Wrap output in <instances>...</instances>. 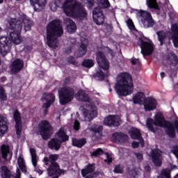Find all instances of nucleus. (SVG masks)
Wrapping results in <instances>:
<instances>
[{"mask_svg":"<svg viewBox=\"0 0 178 178\" xmlns=\"http://www.w3.org/2000/svg\"><path fill=\"white\" fill-rule=\"evenodd\" d=\"M8 23V29L12 31L10 32V40L5 36L0 38V54L2 56H6L10 52L12 42L15 45H19L23 42V39L20 36L23 24L25 31H30L31 27L34 26V22L26 15H22L19 18H9Z\"/></svg>","mask_w":178,"mask_h":178,"instance_id":"1","label":"nucleus"},{"mask_svg":"<svg viewBox=\"0 0 178 178\" xmlns=\"http://www.w3.org/2000/svg\"><path fill=\"white\" fill-rule=\"evenodd\" d=\"M49 8L52 12H56L59 8L63 9L67 16L74 19H87V10L76 0H65L63 3L60 0H54L50 3Z\"/></svg>","mask_w":178,"mask_h":178,"instance_id":"2","label":"nucleus"},{"mask_svg":"<svg viewBox=\"0 0 178 178\" xmlns=\"http://www.w3.org/2000/svg\"><path fill=\"white\" fill-rule=\"evenodd\" d=\"M146 127L152 133H156L158 127L165 129V133L171 138L176 137V131L178 133V120L176 119L173 122H170L165 119L162 113H156L154 119L148 118L146 121Z\"/></svg>","mask_w":178,"mask_h":178,"instance_id":"3","label":"nucleus"},{"mask_svg":"<svg viewBox=\"0 0 178 178\" xmlns=\"http://www.w3.org/2000/svg\"><path fill=\"white\" fill-rule=\"evenodd\" d=\"M47 44L50 48L56 49L58 48V37H61L63 34V28L62 22L59 19H54L50 22L46 28Z\"/></svg>","mask_w":178,"mask_h":178,"instance_id":"4","label":"nucleus"},{"mask_svg":"<svg viewBox=\"0 0 178 178\" xmlns=\"http://www.w3.org/2000/svg\"><path fill=\"white\" fill-rule=\"evenodd\" d=\"M118 82L115 86V90L120 97H127L133 94L134 88L133 86V78L127 72H122L118 76Z\"/></svg>","mask_w":178,"mask_h":178,"instance_id":"5","label":"nucleus"},{"mask_svg":"<svg viewBox=\"0 0 178 178\" xmlns=\"http://www.w3.org/2000/svg\"><path fill=\"white\" fill-rule=\"evenodd\" d=\"M76 98L78 101L81 102H88L90 110L84 108L83 110V115L85 118L86 122H91L92 119L97 118L98 112L97 111V106L91 104V99L88 97V95L86 93V91L81 90H79L78 93L76 95Z\"/></svg>","mask_w":178,"mask_h":178,"instance_id":"6","label":"nucleus"},{"mask_svg":"<svg viewBox=\"0 0 178 178\" xmlns=\"http://www.w3.org/2000/svg\"><path fill=\"white\" fill-rule=\"evenodd\" d=\"M171 37L168 36V34H172ZM158 40L160 42V45L162 46L163 44L168 43V45H170V40H172L174 46L175 48H178V24H172L171 25V32H165L163 31H160L156 32Z\"/></svg>","mask_w":178,"mask_h":178,"instance_id":"7","label":"nucleus"},{"mask_svg":"<svg viewBox=\"0 0 178 178\" xmlns=\"http://www.w3.org/2000/svg\"><path fill=\"white\" fill-rule=\"evenodd\" d=\"M58 158L59 155L58 154H50L49 157L44 158V165H47L50 163L47 168V173L52 178H59L60 175H65L66 173V170H61L58 163H56Z\"/></svg>","mask_w":178,"mask_h":178,"instance_id":"8","label":"nucleus"},{"mask_svg":"<svg viewBox=\"0 0 178 178\" xmlns=\"http://www.w3.org/2000/svg\"><path fill=\"white\" fill-rule=\"evenodd\" d=\"M96 56V60L99 68L102 69L104 71H102V70H97L93 76L96 80L102 81L105 77H108V76H109V61L106 60L105 55H104L101 51L97 52Z\"/></svg>","mask_w":178,"mask_h":178,"instance_id":"9","label":"nucleus"},{"mask_svg":"<svg viewBox=\"0 0 178 178\" xmlns=\"http://www.w3.org/2000/svg\"><path fill=\"white\" fill-rule=\"evenodd\" d=\"M133 102L140 105L143 104L144 109L146 112L156 109V99L152 97L147 98L145 94L143 92H138L133 97Z\"/></svg>","mask_w":178,"mask_h":178,"instance_id":"10","label":"nucleus"},{"mask_svg":"<svg viewBox=\"0 0 178 178\" xmlns=\"http://www.w3.org/2000/svg\"><path fill=\"white\" fill-rule=\"evenodd\" d=\"M56 137L58 139L53 138L48 143V147L50 149L58 151L60 148L62 143L69 140V136L66 134V131L63 127L60 128L56 133Z\"/></svg>","mask_w":178,"mask_h":178,"instance_id":"11","label":"nucleus"},{"mask_svg":"<svg viewBox=\"0 0 178 178\" xmlns=\"http://www.w3.org/2000/svg\"><path fill=\"white\" fill-rule=\"evenodd\" d=\"M60 105H66L73 101L74 98V90L70 87H63L58 90Z\"/></svg>","mask_w":178,"mask_h":178,"instance_id":"12","label":"nucleus"},{"mask_svg":"<svg viewBox=\"0 0 178 178\" xmlns=\"http://www.w3.org/2000/svg\"><path fill=\"white\" fill-rule=\"evenodd\" d=\"M137 17L143 24L145 29H149V27H152L155 24L152 15L149 11L140 10L137 13Z\"/></svg>","mask_w":178,"mask_h":178,"instance_id":"13","label":"nucleus"},{"mask_svg":"<svg viewBox=\"0 0 178 178\" xmlns=\"http://www.w3.org/2000/svg\"><path fill=\"white\" fill-rule=\"evenodd\" d=\"M39 134L42 136L43 140H48L52 134V127L47 120H42L39 124Z\"/></svg>","mask_w":178,"mask_h":178,"instance_id":"14","label":"nucleus"},{"mask_svg":"<svg viewBox=\"0 0 178 178\" xmlns=\"http://www.w3.org/2000/svg\"><path fill=\"white\" fill-rule=\"evenodd\" d=\"M12 159V152H10V148L9 146L3 145L1 147L0 152V163L1 165H5L8 161Z\"/></svg>","mask_w":178,"mask_h":178,"instance_id":"15","label":"nucleus"},{"mask_svg":"<svg viewBox=\"0 0 178 178\" xmlns=\"http://www.w3.org/2000/svg\"><path fill=\"white\" fill-rule=\"evenodd\" d=\"M155 166H162V151L159 149H152L149 155Z\"/></svg>","mask_w":178,"mask_h":178,"instance_id":"16","label":"nucleus"},{"mask_svg":"<svg viewBox=\"0 0 178 178\" xmlns=\"http://www.w3.org/2000/svg\"><path fill=\"white\" fill-rule=\"evenodd\" d=\"M92 17L93 22L96 23L98 26H101V24H104L105 22V15L102 13V9L99 7H97L92 11Z\"/></svg>","mask_w":178,"mask_h":178,"instance_id":"17","label":"nucleus"},{"mask_svg":"<svg viewBox=\"0 0 178 178\" xmlns=\"http://www.w3.org/2000/svg\"><path fill=\"white\" fill-rule=\"evenodd\" d=\"M44 99L47 102L43 104L42 107L45 108L44 115H47V113H48V108H49L51 105L55 102V95L53 93H44L41 100L44 101Z\"/></svg>","mask_w":178,"mask_h":178,"instance_id":"18","label":"nucleus"},{"mask_svg":"<svg viewBox=\"0 0 178 178\" xmlns=\"http://www.w3.org/2000/svg\"><path fill=\"white\" fill-rule=\"evenodd\" d=\"M104 124L109 127L120 126V118L118 115H108L104 120Z\"/></svg>","mask_w":178,"mask_h":178,"instance_id":"19","label":"nucleus"},{"mask_svg":"<svg viewBox=\"0 0 178 178\" xmlns=\"http://www.w3.org/2000/svg\"><path fill=\"white\" fill-rule=\"evenodd\" d=\"M140 47L143 55H151L154 52V44H152V42L141 40Z\"/></svg>","mask_w":178,"mask_h":178,"instance_id":"20","label":"nucleus"},{"mask_svg":"<svg viewBox=\"0 0 178 178\" xmlns=\"http://www.w3.org/2000/svg\"><path fill=\"white\" fill-rule=\"evenodd\" d=\"M81 46L79 50L74 54L76 58L84 56L87 52V46L88 45V40L87 38H81Z\"/></svg>","mask_w":178,"mask_h":178,"instance_id":"21","label":"nucleus"},{"mask_svg":"<svg viewBox=\"0 0 178 178\" xmlns=\"http://www.w3.org/2000/svg\"><path fill=\"white\" fill-rule=\"evenodd\" d=\"M24 67V62L19 58L15 59L10 65V69L14 74L19 73Z\"/></svg>","mask_w":178,"mask_h":178,"instance_id":"22","label":"nucleus"},{"mask_svg":"<svg viewBox=\"0 0 178 178\" xmlns=\"http://www.w3.org/2000/svg\"><path fill=\"white\" fill-rule=\"evenodd\" d=\"M14 120L16 122L15 130L17 138H20V135L22 134V117H20V113L18 111L14 112Z\"/></svg>","mask_w":178,"mask_h":178,"instance_id":"23","label":"nucleus"},{"mask_svg":"<svg viewBox=\"0 0 178 178\" xmlns=\"http://www.w3.org/2000/svg\"><path fill=\"white\" fill-rule=\"evenodd\" d=\"M64 23L66 26V31L67 33L70 34H74L77 30V26L76 25V23L70 18H65L64 19Z\"/></svg>","mask_w":178,"mask_h":178,"instance_id":"24","label":"nucleus"},{"mask_svg":"<svg viewBox=\"0 0 178 178\" xmlns=\"http://www.w3.org/2000/svg\"><path fill=\"white\" fill-rule=\"evenodd\" d=\"M31 2V6L36 12H40L45 8L47 5V0H29Z\"/></svg>","mask_w":178,"mask_h":178,"instance_id":"25","label":"nucleus"},{"mask_svg":"<svg viewBox=\"0 0 178 178\" xmlns=\"http://www.w3.org/2000/svg\"><path fill=\"white\" fill-rule=\"evenodd\" d=\"M129 135L133 140H139L140 146L144 147V139L141 137V132H140V130L136 128H132L129 131Z\"/></svg>","mask_w":178,"mask_h":178,"instance_id":"26","label":"nucleus"},{"mask_svg":"<svg viewBox=\"0 0 178 178\" xmlns=\"http://www.w3.org/2000/svg\"><path fill=\"white\" fill-rule=\"evenodd\" d=\"M129 136L122 132H115L112 135L111 140L113 143H122V141H124L127 140Z\"/></svg>","mask_w":178,"mask_h":178,"instance_id":"27","label":"nucleus"},{"mask_svg":"<svg viewBox=\"0 0 178 178\" xmlns=\"http://www.w3.org/2000/svg\"><path fill=\"white\" fill-rule=\"evenodd\" d=\"M8 131V120L6 117L0 115V132L1 134H5Z\"/></svg>","mask_w":178,"mask_h":178,"instance_id":"28","label":"nucleus"},{"mask_svg":"<svg viewBox=\"0 0 178 178\" xmlns=\"http://www.w3.org/2000/svg\"><path fill=\"white\" fill-rule=\"evenodd\" d=\"M0 176L1 178H11L13 177V175L6 165H3L1 167Z\"/></svg>","mask_w":178,"mask_h":178,"instance_id":"29","label":"nucleus"},{"mask_svg":"<svg viewBox=\"0 0 178 178\" xmlns=\"http://www.w3.org/2000/svg\"><path fill=\"white\" fill-rule=\"evenodd\" d=\"M95 170V167L94 166V164H88V165H86L83 169L81 170V175L83 177H86L87 175L92 173V172H94Z\"/></svg>","mask_w":178,"mask_h":178,"instance_id":"30","label":"nucleus"},{"mask_svg":"<svg viewBox=\"0 0 178 178\" xmlns=\"http://www.w3.org/2000/svg\"><path fill=\"white\" fill-rule=\"evenodd\" d=\"M87 143V140L86 138H73L72 139V145L74 147H77V148H81V147H83V145H86Z\"/></svg>","mask_w":178,"mask_h":178,"instance_id":"31","label":"nucleus"},{"mask_svg":"<svg viewBox=\"0 0 178 178\" xmlns=\"http://www.w3.org/2000/svg\"><path fill=\"white\" fill-rule=\"evenodd\" d=\"M30 154L31 155V161L34 168L37 167V162H38V156H37V151L35 149L31 147L30 148Z\"/></svg>","mask_w":178,"mask_h":178,"instance_id":"32","label":"nucleus"},{"mask_svg":"<svg viewBox=\"0 0 178 178\" xmlns=\"http://www.w3.org/2000/svg\"><path fill=\"white\" fill-rule=\"evenodd\" d=\"M168 62L170 63L172 66L177 67L178 66V58L174 53L170 54V58L168 59Z\"/></svg>","mask_w":178,"mask_h":178,"instance_id":"33","label":"nucleus"},{"mask_svg":"<svg viewBox=\"0 0 178 178\" xmlns=\"http://www.w3.org/2000/svg\"><path fill=\"white\" fill-rule=\"evenodd\" d=\"M88 129V130H90V131H92L93 133H101V131H102L103 127L101 125L93 124L89 125Z\"/></svg>","mask_w":178,"mask_h":178,"instance_id":"34","label":"nucleus"},{"mask_svg":"<svg viewBox=\"0 0 178 178\" xmlns=\"http://www.w3.org/2000/svg\"><path fill=\"white\" fill-rule=\"evenodd\" d=\"M146 4L149 9H159V6H158L156 0H146Z\"/></svg>","mask_w":178,"mask_h":178,"instance_id":"35","label":"nucleus"},{"mask_svg":"<svg viewBox=\"0 0 178 178\" xmlns=\"http://www.w3.org/2000/svg\"><path fill=\"white\" fill-rule=\"evenodd\" d=\"M8 99V96L6 95V92L2 86H0V101L1 102H5Z\"/></svg>","mask_w":178,"mask_h":178,"instance_id":"36","label":"nucleus"},{"mask_svg":"<svg viewBox=\"0 0 178 178\" xmlns=\"http://www.w3.org/2000/svg\"><path fill=\"white\" fill-rule=\"evenodd\" d=\"M98 2L102 8L104 9H108V8L111 7V3H109L108 0H98Z\"/></svg>","mask_w":178,"mask_h":178,"instance_id":"37","label":"nucleus"},{"mask_svg":"<svg viewBox=\"0 0 178 178\" xmlns=\"http://www.w3.org/2000/svg\"><path fill=\"white\" fill-rule=\"evenodd\" d=\"M161 178H170V170L168 169H163L161 173Z\"/></svg>","mask_w":178,"mask_h":178,"instance_id":"38","label":"nucleus"},{"mask_svg":"<svg viewBox=\"0 0 178 178\" xmlns=\"http://www.w3.org/2000/svg\"><path fill=\"white\" fill-rule=\"evenodd\" d=\"M82 66L88 68L92 67V66H94V61H92V60H85L82 63Z\"/></svg>","mask_w":178,"mask_h":178,"instance_id":"39","label":"nucleus"},{"mask_svg":"<svg viewBox=\"0 0 178 178\" xmlns=\"http://www.w3.org/2000/svg\"><path fill=\"white\" fill-rule=\"evenodd\" d=\"M104 154V150L101 148H98L94 152L90 153L91 156H99V155H102Z\"/></svg>","mask_w":178,"mask_h":178,"instance_id":"40","label":"nucleus"},{"mask_svg":"<svg viewBox=\"0 0 178 178\" xmlns=\"http://www.w3.org/2000/svg\"><path fill=\"white\" fill-rule=\"evenodd\" d=\"M126 23L129 29V30H136V26H134V23L133 22V20L129 18Z\"/></svg>","mask_w":178,"mask_h":178,"instance_id":"41","label":"nucleus"},{"mask_svg":"<svg viewBox=\"0 0 178 178\" xmlns=\"http://www.w3.org/2000/svg\"><path fill=\"white\" fill-rule=\"evenodd\" d=\"M124 169V168L122 165L118 164V165H115L113 172L115 173H122L123 172Z\"/></svg>","mask_w":178,"mask_h":178,"instance_id":"42","label":"nucleus"},{"mask_svg":"<svg viewBox=\"0 0 178 178\" xmlns=\"http://www.w3.org/2000/svg\"><path fill=\"white\" fill-rule=\"evenodd\" d=\"M106 155L107 159L104 160V162H107L108 164L112 163V156L108 153H106Z\"/></svg>","mask_w":178,"mask_h":178,"instance_id":"43","label":"nucleus"},{"mask_svg":"<svg viewBox=\"0 0 178 178\" xmlns=\"http://www.w3.org/2000/svg\"><path fill=\"white\" fill-rule=\"evenodd\" d=\"M80 129V122H79V121L75 120L74 122V130H79Z\"/></svg>","mask_w":178,"mask_h":178,"instance_id":"44","label":"nucleus"},{"mask_svg":"<svg viewBox=\"0 0 178 178\" xmlns=\"http://www.w3.org/2000/svg\"><path fill=\"white\" fill-rule=\"evenodd\" d=\"M88 2V9H91L94 6V0H86Z\"/></svg>","mask_w":178,"mask_h":178,"instance_id":"45","label":"nucleus"},{"mask_svg":"<svg viewBox=\"0 0 178 178\" xmlns=\"http://www.w3.org/2000/svg\"><path fill=\"white\" fill-rule=\"evenodd\" d=\"M19 166L22 172H23L24 173H26V172H27V168H26V164H23Z\"/></svg>","mask_w":178,"mask_h":178,"instance_id":"46","label":"nucleus"},{"mask_svg":"<svg viewBox=\"0 0 178 178\" xmlns=\"http://www.w3.org/2000/svg\"><path fill=\"white\" fill-rule=\"evenodd\" d=\"M135 156H136L138 161H143V154L141 153H135Z\"/></svg>","mask_w":178,"mask_h":178,"instance_id":"47","label":"nucleus"},{"mask_svg":"<svg viewBox=\"0 0 178 178\" xmlns=\"http://www.w3.org/2000/svg\"><path fill=\"white\" fill-rule=\"evenodd\" d=\"M21 174H20V169L17 168L16 170V174L14 176V178H20Z\"/></svg>","mask_w":178,"mask_h":178,"instance_id":"48","label":"nucleus"},{"mask_svg":"<svg viewBox=\"0 0 178 178\" xmlns=\"http://www.w3.org/2000/svg\"><path fill=\"white\" fill-rule=\"evenodd\" d=\"M68 62L71 63L72 65H76V60H74V58L70 57L68 59Z\"/></svg>","mask_w":178,"mask_h":178,"instance_id":"49","label":"nucleus"},{"mask_svg":"<svg viewBox=\"0 0 178 178\" xmlns=\"http://www.w3.org/2000/svg\"><path fill=\"white\" fill-rule=\"evenodd\" d=\"M139 144L141 145V143H140V142L139 143H137L136 141H134L133 143H132V147H133V148H138V145H139Z\"/></svg>","mask_w":178,"mask_h":178,"instance_id":"50","label":"nucleus"},{"mask_svg":"<svg viewBox=\"0 0 178 178\" xmlns=\"http://www.w3.org/2000/svg\"><path fill=\"white\" fill-rule=\"evenodd\" d=\"M131 63H132V65H137V63H140V60L136 58L131 59Z\"/></svg>","mask_w":178,"mask_h":178,"instance_id":"51","label":"nucleus"},{"mask_svg":"<svg viewBox=\"0 0 178 178\" xmlns=\"http://www.w3.org/2000/svg\"><path fill=\"white\" fill-rule=\"evenodd\" d=\"M18 165H19V166H20L22 165H24V159H23L22 158H19L18 159Z\"/></svg>","mask_w":178,"mask_h":178,"instance_id":"52","label":"nucleus"},{"mask_svg":"<svg viewBox=\"0 0 178 178\" xmlns=\"http://www.w3.org/2000/svg\"><path fill=\"white\" fill-rule=\"evenodd\" d=\"M173 154H175V156L178 159V146H176L175 147H174Z\"/></svg>","mask_w":178,"mask_h":178,"instance_id":"53","label":"nucleus"},{"mask_svg":"<svg viewBox=\"0 0 178 178\" xmlns=\"http://www.w3.org/2000/svg\"><path fill=\"white\" fill-rule=\"evenodd\" d=\"M145 170L147 172H151V167H149V165H146L145 167Z\"/></svg>","mask_w":178,"mask_h":178,"instance_id":"54","label":"nucleus"},{"mask_svg":"<svg viewBox=\"0 0 178 178\" xmlns=\"http://www.w3.org/2000/svg\"><path fill=\"white\" fill-rule=\"evenodd\" d=\"M69 83H70V77H67L65 80V84H69Z\"/></svg>","mask_w":178,"mask_h":178,"instance_id":"55","label":"nucleus"},{"mask_svg":"<svg viewBox=\"0 0 178 178\" xmlns=\"http://www.w3.org/2000/svg\"><path fill=\"white\" fill-rule=\"evenodd\" d=\"M0 81L1 83H5V81H6V78L5 76H3L0 79Z\"/></svg>","mask_w":178,"mask_h":178,"instance_id":"56","label":"nucleus"},{"mask_svg":"<svg viewBox=\"0 0 178 178\" xmlns=\"http://www.w3.org/2000/svg\"><path fill=\"white\" fill-rule=\"evenodd\" d=\"M26 49H27V51H31V49H33V47L32 46H26Z\"/></svg>","mask_w":178,"mask_h":178,"instance_id":"57","label":"nucleus"},{"mask_svg":"<svg viewBox=\"0 0 178 178\" xmlns=\"http://www.w3.org/2000/svg\"><path fill=\"white\" fill-rule=\"evenodd\" d=\"M161 79H163V77H165V72L161 73Z\"/></svg>","mask_w":178,"mask_h":178,"instance_id":"58","label":"nucleus"},{"mask_svg":"<svg viewBox=\"0 0 178 178\" xmlns=\"http://www.w3.org/2000/svg\"><path fill=\"white\" fill-rule=\"evenodd\" d=\"M173 74H176V70H172V74H170V77H172Z\"/></svg>","mask_w":178,"mask_h":178,"instance_id":"59","label":"nucleus"},{"mask_svg":"<svg viewBox=\"0 0 178 178\" xmlns=\"http://www.w3.org/2000/svg\"><path fill=\"white\" fill-rule=\"evenodd\" d=\"M38 173H39V175H42V170H37Z\"/></svg>","mask_w":178,"mask_h":178,"instance_id":"60","label":"nucleus"},{"mask_svg":"<svg viewBox=\"0 0 178 178\" xmlns=\"http://www.w3.org/2000/svg\"><path fill=\"white\" fill-rule=\"evenodd\" d=\"M132 176L134 177H136V176H137V175H138L136 172H135L134 173H131Z\"/></svg>","mask_w":178,"mask_h":178,"instance_id":"61","label":"nucleus"},{"mask_svg":"<svg viewBox=\"0 0 178 178\" xmlns=\"http://www.w3.org/2000/svg\"><path fill=\"white\" fill-rule=\"evenodd\" d=\"M107 26H108V27H109V29H112V25L108 24Z\"/></svg>","mask_w":178,"mask_h":178,"instance_id":"62","label":"nucleus"},{"mask_svg":"<svg viewBox=\"0 0 178 178\" xmlns=\"http://www.w3.org/2000/svg\"><path fill=\"white\" fill-rule=\"evenodd\" d=\"M168 2H169V0H165V3L168 4Z\"/></svg>","mask_w":178,"mask_h":178,"instance_id":"63","label":"nucleus"},{"mask_svg":"<svg viewBox=\"0 0 178 178\" xmlns=\"http://www.w3.org/2000/svg\"><path fill=\"white\" fill-rule=\"evenodd\" d=\"M73 42H76V38L73 39Z\"/></svg>","mask_w":178,"mask_h":178,"instance_id":"64","label":"nucleus"}]
</instances>
